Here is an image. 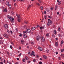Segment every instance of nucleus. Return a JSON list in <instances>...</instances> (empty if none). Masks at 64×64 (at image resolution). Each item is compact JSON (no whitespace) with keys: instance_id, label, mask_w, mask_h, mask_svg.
<instances>
[{"instance_id":"38","label":"nucleus","mask_w":64,"mask_h":64,"mask_svg":"<svg viewBox=\"0 0 64 64\" xmlns=\"http://www.w3.org/2000/svg\"><path fill=\"white\" fill-rule=\"evenodd\" d=\"M61 44H63V40H62L61 41Z\"/></svg>"},{"instance_id":"37","label":"nucleus","mask_w":64,"mask_h":64,"mask_svg":"<svg viewBox=\"0 0 64 64\" xmlns=\"http://www.w3.org/2000/svg\"><path fill=\"white\" fill-rule=\"evenodd\" d=\"M16 30L17 31V32L18 31V29L17 28H16Z\"/></svg>"},{"instance_id":"43","label":"nucleus","mask_w":64,"mask_h":64,"mask_svg":"<svg viewBox=\"0 0 64 64\" xmlns=\"http://www.w3.org/2000/svg\"><path fill=\"white\" fill-rule=\"evenodd\" d=\"M33 62H36V60L35 59L33 60Z\"/></svg>"},{"instance_id":"23","label":"nucleus","mask_w":64,"mask_h":64,"mask_svg":"<svg viewBox=\"0 0 64 64\" xmlns=\"http://www.w3.org/2000/svg\"><path fill=\"white\" fill-rule=\"evenodd\" d=\"M49 33H47L46 34V36L48 37V36H49Z\"/></svg>"},{"instance_id":"64","label":"nucleus","mask_w":64,"mask_h":64,"mask_svg":"<svg viewBox=\"0 0 64 64\" xmlns=\"http://www.w3.org/2000/svg\"><path fill=\"white\" fill-rule=\"evenodd\" d=\"M16 64H19L18 62H16Z\"/></svg>"},{"instance_id":"40","label":"nucleus","mask_w":64,"mask_h":64,"mask_svg":"<svg viewBox=\"0 0 64 64\" xmlns=\"http://www.w3.org/2000/svg\"><path fill=\"white\" fill-rule=\"evenodd\" d=\"M60 28H58V31H60Z\"/></svg>"},{"instance_id":"29","label":"nucleus","mask_w":64,"mask_h":64,"mask_svg":"<svg viewBox=\"0 0 64 64\" xmlns=\"http://www.w3.org/2000/svg\"><path fill=\"white\" fill-rule=\"evenodd\" d=\"M40 9H41V10H43V8L42 6L40 7Z\"/></svg>"},{"instance_id":"17","label":"nucleus","mask_w":64,"mask_h":64,"mask_svg":"<svg viewBox=\"0 0 64 64\" xmlns=\"http://www.w3.org/2000/svg\"><path fill=\"white\" fill-rule=\"evenodd\" d=\"M58 36H59V37H62V36H61V35L60 34H58Z\"/></svg>"},{"instance_id":"36","label":"nucleus","mask_w":64,"mask_h":64,"mask_svg":"<svg viewBox=\"0 0 64 64\" xmlns=\"http://www.w3.org/2000/svg\"><path fill=\"white\" fill-rule=\"evenodd\" d=\"M49 52V50H46V52L47 53H48V52Z\"/></svg>"},{"instance_id":"32","label":"nucleus","mask_w":64,"mask_h":64,"mask_svg":"<svg viewBox=\"0 0 64 64\" xmlns=\"http://www.w3.org/2000/svg\"><path fill=\"white\" fill-rule=\"evenodd\" d=\"M39 27V25H37L36 26V28H37Z\"/></svg>"},{"instance_id":"1","label":"nucleus","mask_w":64,"mask_h":64,"mask_svg":"<svg viewBox=\"0 0 64 64\" xmlns=\"http://www.w3.org/2000/svg\"><path fill=\"white\" fill-rule=\"evenodd\" d=\"M52 24V21L51 20H50L49 21L47 24L48 26H50Z\"/></svg>"},{"instance_id":"28","label":"nucleus","mask_w":64,"mask_h":64,"mask_svg":"<svg viewBox=\"0 0 64 64\" xmlns=\"http://www.w3.org/2000/svg\"><path fill=\"white\" fill-rule=\"evenodd\" d=\"M22 61L23 62H24L25 61V60L24 58H23L22 60Z\"/></svg>"},{"instance_id":"63","label":"nucleus","mask_w":64,"mask_h":64,"mask_svg":"<svg viewBox=\"0 0 64 64\" xmlns=\"http://www.w3.org/2000/svg\"><path fill=\"white\" fill-rule=\"evenodd\" d=\"M36 57L37 58H39V56L38 55L36 56Z\"/></svg>"},{"instance_id":"6","label":"nucleus","mask_w":64,"mask_h":64,"mask_svg":"<svg viewBox=\"0 0 64 64\" xmlns=\"http://www.w3.org/2000/svg\"><path fill=\"white\" fill-rule=\"evenodd\" d=\"M8 25L7 24H5L4 25V28L5 29H7L8 28Z\"/></svg>"},{"instance_id":"46","label":"nucleus","mask_w":64,"mask_h":64,"mask_svg":"<svg viewBox=\"0 0 64 64\" xmlns=\"http://www.w3.org/2000/svg\"><path fill=\"white\" fill-rule=\"evenodd\" d=\"M33 54H32V53L31 52V53L30 54V56H32Z\"/></svg>"},{"instance_id":"56","label":"nucleus","mask_w":64,"mask_h":64,"mask_svg":"<svg viewBox=\"0 0 64 64\" xmlns=\"http://www.w3.org/2000/svg\"><path fill=\"white\" fill-rule=\"evenodd\" d=\"M21 54H22L21 53H20L19 54V55L20 56H21Z\"/></svg>"},{"instance_id":"55","label":"nucleus","mask_w":64,"mask_h":64,"mask_svg":"<svg viewBox=\"0 0 64 64\" xmlns=\"http://www.w3.org/2000/svg\"><path fill=\"white\" fill-rule=\"evenodd\" d=\"M56 54H58V52H56Z\"/></svg>"},{"instance_id":"9","label":"nucleus","mask_w":64,"mask_h":64,"mask_svg":"<svg viewBox=\"0 0 64 64\" xmlns=\"http://www.w3.org/2000/svg\"><path fill=\"white\" fill-rule=\"evenodd\" d=\"M42 42H44L45 41V38L44 37H42Z\"/></svg>"},{"instance_id":"50","label":"nucleus","mask_w":64,"mask_h":64,"mask_svg":"<svg viewBox=\"0 0 64 64\" xmlns=\"http://www.w3.org/2000/svg\"><path fill=\"white\" fill-rule=\"evenodd\" d=\"M28 63H30V62H31V61H30V60H29V61H28Z\"/></svg>"},{"instance_id":"19","label":"nucleus","mask_w":64,"mask_h":64,"mask_svg":"<svg viewBox=\"0 0 64 64\" xmlns=\"http://www.w3.org/2000/svg\"><path fill=\"white\" fill-rule=\"evenodd\" d=\"M26 60H28L29 59V58H28V57L27 56L26 57Z\"/></svg>"},{"instance_id":"31","label":"nucleus","mask_w":64,"mask_h":64,"mask_svg":"<svg viewBox=\"0 0 64 64\" xmlns=\"http://www.w3.org/2000/svg\"><path fill=\"white\" fill-rule=\"evenodd\" d=\"M7 32L8 33H10V31L8 30H7Z\"/></svg>"},{"instance_id":"34","label":"nucleus","mask_w":64,"mask_h":64,"mask_svg":"<svg viewBox=\"0 0 64 64\" xmlns=\"http://www.w3.org/2000/svg\"><path fill=\"white\" fill-rule=\"evenodd\" d=\"M46 17H47L46 16V15H45L44 16V18L45 19H46Z\"/></svg>"},{"instance_id":"41","label":"nucleus","mask_w":64,"mask_h":64,"mask_svg":"<svg viewBox=\"0 0 64 64\" xmlns=\"http://www.w3.org/2000/svg\"><path fill=\"white\" fill-rule=\"evenodd\" d=\"M10 32L11 34H12L13 33V32L12 30H10Z\"/></svg>"},{"instance_id":"47","label":"nucleus","mask_w":64,"mask_h":64,"mask_svg":"<svg viewBox=\"0 0 64 64\" xmlns=\"http://www.w3.org/2000/svg\"><path fill=\"white\" fill-rule=\"evenodd\" d=\"M24 40H22L21 41V43H22V42H24Z\"/></svg>"},{"instance_id":"14","label":"nucleus","mask_w":64,"mask_h":64,"mask_svg":"<svg viewBox=\"0 0 64 64\" xmlns=\"http://www.w3.org/2000/svg\"><path fill=\"white\" fill-rule=\"evenodd\" d=\"M4 12H7V9L5 8L4 9Z\"/></svg>"},{"instance_id":"20","label":"nucleus","mask_w":64,"mask_h":64,"mask_svg":"<svg viewBox=\"0 0 64 64\" xmlns=\"http://www.w3.org/2000/svg\"><path fill=\"white\" fill-rule=\"evenodd\" d=\"M18 21V22H20L21 20L20 19H17Z\"/></svg>"},{"instance_id":"44","label":"nucleus","mask_w":64,"mask_h":64,"mask_svg":"<svg viewBox=\"0 0 64 64\" xmlns=\"http://www.w3.org/2000/svg\"><path fill=\"white\" fill-rule=\"evenodd\" d=\"M10 49H12V46L11 45L10 46Z\"/></svg>"},{"instance_id":"45","label":"nucleus","mask_w":64,"mask_h":64,"mask_svg":"<svg viewBox=\"0 0 64 64\" xmlns=\"http://www.w3.org/2000/svg\"><path fill=\"white\" fill-rule=\"evenodd\" d=\"M22 34H20V35H19V36H20V37H22Z\"/></svg>"},{"instance_id":"48","label":"nucleus","mask_w":64,"mask_h":64,"mask_svg":"<svg viewBox=\"0 0 64 64\" xmlns=\"http://www.w3.org/2000/svg\"><path fill=\"white\" fill-rule=\"evenodd\" d=\"M19 49H21V48L20 46H19Z\"/></svg>"},{"instance_id":"13","label":"nucleus","mask_w":64,"mask_h":64,"mask_svg":"<svg viewBox=\"0 0 64 64\" xmlns=\"http://www.w3.org/2000/svg\"><path fill=\"white\" fill-rule=\"evenodd\" d=\"M55 45L56 47H58V44L57 42H56L55 43Z\"/></svg>"},{"instance_id":"30","label":"nucleus","mask_w":64,"mask_h":64,"mask_svg":"<svg viewBox=\"0 0 64 64\" xmlns=\"http://www.w3.org/2000/svg\"><path fill=\"white\" fill-rule=\"evenodd\" d=\"M40 3H41L42 2V1H41V0H38Z\"/></svg>"},{"instance_id":"25","label":"nucleus","mask_w":64,"mask_h":64,"mask_svg":"<svg viewBox=\"0 0 64 64\" xmlns=\"http://www.w3.org/2000/svg\"><path fill=\"white\" fill-rule=\"evenodd\" d=\"M54 8H53V7H52L51 8H50L51 10H52Z\"/></svg>"},{"instance_id":"51","label":"nucleus","mask_w":64,"mask_h":64,"mask_svg":"<svg viewBox=\"0 0 64 64\" xmlns=\"http://www.w3.org/2000/svg\"><path fill=\"white\" fill-rule=\"evenodd\" d=\"M63 52V49L61 50V52Z\"/></svg>"},{"instance_id":"22","label":"nucleus","mask_w":64,"mask_h":64,"mask_svg":"<svg viewBox=\"0 0 64 64\" xmlns=\"http://www.w3.org/2000/svg\"><path fill=\"white\" fill-rule=\"evenodd\" d=\"M23 33H26V34H27V32L26 31H24L23 32Z\"/></svg>"},{"instance_id":"52","label":"nucleus","mask_w":64,"mask_h":64,"mask_svg":"<svg viewBox=\"0 0 64 64\" xmlns=\"http://www.w3.org/2000/svg\"><path fill=\"white\" fill-rule=\"evenodd\" d=\"M0 64H3V63L2 62H0Z\"/></svg>"},{"instance_id":"3","label":"nucleus","mask_w":64,"mask_h":64,"mask_svg":"<svg viewBox=\"0 0 64 64\" xmlns=\"http://www.w3.org/2000/svg\"><path fill=\"white\" fill-rule=\"evenodd\" d=\"M23 37L24 38H27V36L26 34H22Z\"/></svg>"},{"instance_id":"59","label":"nucleus","mask_w":64,"mask_h":64,"mask_svg":"<svg viewBox=\"0 0 64 64\" xmlns=\"http://www.w3.org/2000/svg\"><path fill=\"white\" fill-rule=\"evenodd\" d=\"M7 54H8V55H9V52H7Z\"/></svg>"},{"instance_id":"16","label":"nucleus","mask_w":64,"mask_h":64,"mask_svg":"<svg viewBox=\"0 0 64 64\" xmlns=\"http://www.w3.org/2000/svg\"><path fill=\"white\" fill-rule=\"evenodd\" d=\"M8 7L10 9H11V5L10 4H9L8 5Z\"/></svg>"},{"instance_id":"27","label":"nucleus","mask_w":64,"mask_h":64,"mask_svg":"<svg viewBox=\"0 0 64 64\" xmlns=\"http://www.w3.org/2000/svg\"><path fill=\"white\" fill-rule=\"evenodd\" d=\"M55 10H56V9H57V6H55Z\"/></svg>"},{"instance_id":"62","label":"nucleus","mask_w":64,"mask_h":64,"mask_svg":"<svg viewBox=\"0 0 64 64\" xmlns=\"http://www.w3.org/2000/svg\"><path fill=\"white\" fill-rule=\"evenodd\" d=\"M11 13L12 14H14V12H12Z\"/></svg>"},{"instance_id":"39","label":"nucleus","mask_w":64,"mask_h":64,"mask_svg":"<svg viewBox=\"0 0 64 64\" xmlns=\"http://www.w3.org/2000/svg\"><path fill=\"white\" fill-rule=\"evenodd\" d=\"M39 64H42V62H39Z\"/></svg>"},{"instance_id":"2","label":"nucleus","mask_w":64,"mask_h":64,"mask_svg":"<svg viewBox=\"0 0 64 64\" xmlns=\"http://www.w3.org/2000/svg\"><path fill=\"white\" fill-rule=\"evenodd\" d=\"M26 30L27 31V32L28 33H30L31 32V30L30 29H29L28 28H27L26 29Z\"/></svg>"},{"instance_id":"49","label":"nucleus","mask_w":64,"mask_h":64,"mask_svg":"<svg viewBox=\"0 0 64 64\" xmlns=\"http://www.w3.org/2000/svg\"><path fill=\"white\" fill-rule=\"evenodd\" d=\"M44 13L46 14V10H45L44 11Z\"/></svg>"},{"instance_id":"53","label":"nucleus","mask_w":64,"mask_h":64,"mask_svg":"<svg viewBox=\"0 0 64 64\" xmlns=\"http://www.w3.org/2000/svg\"><path fill=\"white\" fill-rule=\"evenodd\" d=\"M30 52H29L28 53V54L30 55Z\"/></svg>"},{"instance_id":"60","label":"nucleus","mask_w":64,"mask_h":64,"mask_svg":"<svg viewBox=\"0 0 64 64\" xmlns=\"http://www.w3.org/2000/svg\"><path fill=\"white\" fill-rule=\"evenodd\" d=\"M44 27H45V26H43L42 27V28L44 29Z\"/></svg>"},{"instance_id":"21","label":"nucleus","mask_w":64,"mask_h":64,"mask_svg":"<svg viewBox=\"0 0 64 64\" xmlns=\"http://www.w3.org/2000/svg\"><path fill=\"white\" fill-rule=\"evenodd\" d=\"M43 57L44 58H45V59H46L47 58V57L46 56H43Z\"/></svg>"},{"instance_id":"11","label":"nucleus","mask_w":64,"mask_h":64,"mask_svg":"<svg viewBox=\"0 0 64 64\" xmlns=\"http://www.w3.org/2000/svg\"><path fill=\"white\" fill-rule=\"evenodd\" d=\"M6 4L7 6H8L9 5V3L8 2H6Z\"/></svg>"},{"instance_id":"4","label":"nucleus","mask_w":64,"mask_h":64,"mask_svg":"<svg viewBox=\"0 0 64 64\" xmlns=\"http://www.w3.org/2000/svg\"><path fill=\"white\" fill-rule=\"evenodd\" d=\"M8 20L10 19V21H12V18H11V16H8Z\"/></svg>"},{"instance_id":"24","label":"nucleus","mask_w":64,"mask_h":64,"mask_svg":"<svg viewBox=\"0 0 64 64\" xmlns=\"http://www.w3.org/2000/svg\"><path fill=\"white\" fill-rule=\"evenodd\" d=\"M18 18H20V15H18Z\"/></svg>"},{"instance_id":"8","label":"nucleus","mask_w":64,"mask_h":64,"mask_svg":"<svg viewBox=\"0 0 64 64\" xmlns=\"http://www.w3.org/2000/svg\"><path fill=\"white\" fill-rule=\"evenodd\" d=\"M57 2H58V5H60V4H61V2L59 1V0H57Z\"/></svg>"},{"instance_id":"10","label":"nucleus","mask_w":64,"mask_h":64,"mask_svg":"<svg viewBox=\"0 0 64 64\" xmlns=\"http://www.w3.org/2000/svg\"><path fill=\"white\" fill-rule=\"evenodd\" d=\"M40 37L39 36H36V39H37V40H38H38H39V39H40Z\"/></svg>"},{"instance_id":"26","label":"nucleus","mask_w":64,"mask_h":64,"mask_svg":"<svg viewBox=\"0 0 64 64\" xmlns=\"http://www.w3.org/2000/svg\"><path fill=\"white\" fill-rule=\"evenodd\" d=\"M46 10L48 12H49V10L48 8H46Z\"/></svg>"},{"instance_id":"15","label":"nucleus","mask_w":64,"mask_h":64,"mask_svg":"<svg viewBox=\"0 0 64 64\" xmlns=\"http://www.w3.org/2000/svg\"><path fill=\"white\" fill-rule=\"evenodd\" d=\"M32 6H33V5L32 4H31L30 5H30H29V6H28V8H27V9H28V8H29V7H32Z\"/></svg>"},{"instance_id":"12","label":"nucleus","mask_w":64,"mask_h":64,"mask_svg":"<svg viewBox=\"0 0 64 64\" xmlns=\"http://www.w3.org/2000/svg\"><path fill=\"white\" fill-rule=\"evenodd\" d=\"M31 29L32 30H35V28L34 27H32L31 28Z\"/></svg>"},{"instance_id":"58","label":"nucleus","mask_w":64,"mask_h":64,"mask_svg":"<svg viewBox=\"0 0 64 64\" xmlns=\"http://www.w3.org/2000/svg\"><path fill=\"white\" fill-rule=\"evenodd\" d=\"M11 21H12V23H14V21H13V20H12Z\"/></svg>"},{"instance_id":"61","label":"nucleus","mask_w":64,"mask_h":64,"mask_svg":"<svg viewBox=\"0 0 64 64\" xmlns=\"http://www.w3.org/2000/svg\"><path fill=\"white\" fill-rule=\"evenodd\" d=\"M9 64H12V63H11L10 62H9Z\"/></svg>"},{"instance_id":"18","label":"nucleus","mask_w":64,"mask_h":64,"mask_svg":"<svg viewBox=\"0 0 64 64\" xmlns=\"http://www.w3.org/2000/svg\"><path fill=\"white\" fill-rule=\"evenodd\" d=\"M0 44H3V42L1 40H0Z\"/></svg>"},{"instance_id":"35","label":"nucleus","mask_w":64,"mask_h":64,"mask_svg":"<svg viewBox=\"0 0 64 64\" xmlns=\"http://www.w3.org/2000/svg\"><path fill=\"white\" fill-rule=\"evenodd\" d=\"M24 22L25 24H28V22H26V21H24Z\"/></svg>"},{"instance_id":"57","label":"nucleus","mask_w":64,"mask_h":64,"mask_svg":"<svg viewBox=\"0 0 64 64\" xmlns=\"http://www.w3.org/2000/svg\"><path fill=\"white\" fill-rule=\"evenodd\" d=\"M40 28L41 29H43V28L42 27H40Z\"/></svg>"},{"instance_id":"42","label":"nucleus","mask_w":64,"mask_h":64,"mask_svg":"<svg viewBox=\"0 0 64 64\" xmlns=\"http://www.w3.org/2000/svg\"><path fill=\"white\" fill-rule=\"evenodd\" d=\"M0 39L1 40H2V39H3V38L1 36L0 37Z\"/></svg>"},{"instance_id":"54","label":"nucleus","mask_w":64,"mask_h":64,"mask_svg":"<svg viewBox=\"0 0 64 64\" xmlns=\"http://www.w3.org/2000/svg\"><path fill=\"white\" fill-rule=\"evenodd\" d=\"M53 37H55V35H54V34H52V35Z\"/></svg>"},{"instance_id":"5","label":"nucleus","mask_w":64,"mask_h":64,"mask_svg":"<svg viewBox=\"0 0 64 64\" xmlns=\"http://www.w3.org/2000/svg\"><path fill=\"white\" fill-rule=\"evenodd\" d=\"M4 37H5L6 38H9V36H8L6 34H4Z\"/></svg>"},{"instance_id":"7","label":"nucleus","mask_w":64,"mask_h":64,"mask_svg":"<svg viewBox=\"0 0 64 64\" xmlns=\"http://www.w3.org/2000/svg\"><path fill=\"white\" fill-rule=\"evenodd\" d=\"M38 49L40 50V51H42V50H43V49H42V48L40 47H38Z\"/></svg>"},{"instance_id":"33","label":"nucleus","mask_w":64,"mask_h":64,"mask_svg":"<svg viewBox=\"0 0 64 64\" xmlns=\"http://www.w3.org/2000/svg\"><path fill=\"white\" fill-rule=\"evenodd\" d=\"M36 4H37V5H38V6H40V4L39 3H37Z\"/></svg>"}]
</instances>
